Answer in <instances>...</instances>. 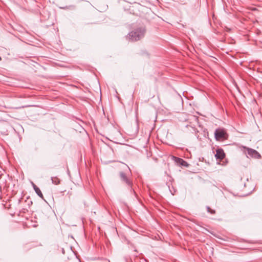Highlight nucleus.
Instances as JSON below:
<instances>
[{
  "label": "nucleus",
  "mask_w": 262,
  "mask_h": 262,
  "mask_svg": "<svg viewBox=\"0 0 262 262\" xmlns=\"http://www.w3.org/2000/svg\"><path fill=\"white\" fill-rule=\"evenodd\" d=\"M145 32V28L141 27L135 29L127 36V38L132 41H137L144 37Z\"/></svg>",
  "instance_id": "nucleus-1"
},
{
  "label": "nucleus",
  "mask_w": 262,
  "mask_h": 262,
  "mask_svg": "<svg viewBox=\"0 0 262 262\" xmlns=\"http://www.w3.org/2000/svg\"><path fill=\"white\" fill-rule=\"evenodd\" d=\"M127 173H125L123 171H120L119 172V176L121 179V181L125 184V185L128 187V189L130 190L132 189V185L133 182L131 179L129 178L128 175Z\"/></svg>",
  "instance_id": "nucleus-2"
},
{
  "label": "nucleus",
  "mask_w": 262,
  "mask_h": 262,
  "mask_svg": "<svg viewBox=\"0 0 262 262\" xmlns=\"http://www.w3.org/2000/svg\"><path fill=\"white\" fill-rule=\"evenodd\" d=\"M215 138L216 140L226 139L227 138V134L224 129L217 128L214 132Z\"/></svg>",
  "instance_id": "nucleus-3"
},
{
  "label": "nucleus",
  "mask_w": 262,
  "mask_h": 262,
  "mask_svg": "<svg viewBox=\"0 0 262 262\" xmlns=\"http://www.w3.org/2000/svg\"><path fill=\"white\" fill-rule=\"evenodd\" d=\"M244 148L246 150V154L248 158L251 157L255 159L260 158V155L256 150L246 147Z\"/></svg>",
  "instance_id": "nucleus-4"
},
{
  "label": "nucleus",
  "mask_w": 262,
  "mask_h": 262,
  "mask_svg": "<svg viewBox=\"0 0 262 262\" xmlns=\"http://www.w3.org/2000/svg\"><path fill=\"white\" fill-rule=\"evenodd\" d=\"M173 158L174 159L175 162L178 165L185 166V167L188 166V163L185 161H184L183 159H182L180 158L176 157H173Z\"/></svg>",
  "instance_id": "nucleus-5"
},
{
  "label": "nucleus",
  "mask_w": 262,
  "mask_h": 262,
  "mask_svg": "<svg viewBox=\"0 0 262 262\" xmlns=\"http://www.w3.org/2000/svg\"><path fill=\"white\" fill-rule=\"evenodd\" d=\"M216 159L223 160L225 157V154L222 149H217L216 150V154L215 155Z\"/></svg>",
  "instance_id": "nucleus-6"
},
{
  "label": "nucleus",
  "mask_w": 262,
  "mask_h": 262,
  "mask_svg": "<svg viewBox=\"0 0 262 262\" xmlns=\"http://www.w3.org/2000/svg\"><path fill=\"white\" fill-rule=\"evenodd\" d=\"M32 186H33V187L35 192L36 193V194L40 198H41V199H43V195H42V192H41V190H40V189L36 185H35L33 183H32Z\"/></svg>",
  "instance_id": "nucleus-7"
},
{
  "label": "nucleus",
  "mask_w": 262,
  "mask_h": 262,
  "mask_svg": "<svg viewBox=\"0 0 262 262\" xmlns=\"http://www.w3.org/2000/svg\"><path fill=\"white\" fill-rule=\"evenodd\" d=\"M51 180L52 183L55 185H58L60 183V180L57 177H52Z\"/></svg>",
  "instance_id": "nucleus-8"
},
{
  "label": "nucleus",
  "mask_w": 262,
  "mask_h": 262,
  "mask_svg": "<svg viewBox=\"0 0 262 262\" xmlns=\"http://www.w3.org/2000/svg\"><path fill=\"white\" fill-rule=\"evenodd\" d=\"M207 212L211 213V214H214L215 213V211L213 209H212L211 208H210L209 206H207Z\"/></svg>",
  "instance_id": "nucleus-9"
},
{
  "label": "nucleus",
  "mask_w": 262,
  "mask_h": 262,
  "mask_svg": "<svg viewBox=\"0 0 262 262\" xmlns=\"http://www.w3.org/2000/svg\"><path fill=\"white\" fill-rule=\"evenodd\" d=\"M128 168L129 173H130V169H129V168L128 167Z\"/></svg>",
  "instance_id": "nucleus-10"
},
{
  "label": "nucleus",
  "mask_w": 262,
  "mask_h": 262,
  "mask_svg": "<svg viewBox=\"0 0 262 262\" xmlns=\"http://www.w3.org/2000/svg\"><path fill=\"white\" fill-rule=\"evenodd\" d=\"M2 60V58L0 57V61Z\"/></svg>",
  "instance_id": "nucleus-11"
}]
</instances>
